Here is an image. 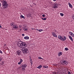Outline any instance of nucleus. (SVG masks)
Instances as JSON below:
<instances>
[{
  "mask_svg": "<svg viewBox=\"0 0 74 74\" xmlns=\"http://www.w3.org/2000/svg\"><path fill=\"white\" fill-rule=\"evenodd\" d=\"M17 45L18 47H19L21 48H22V45L24 47H27V45L25 42H23L20 40L18 41L17 43Z\"/></svg>",
  "mask_w": 74,
  "mask_h": 74,
  "instance_id": "f257e3e1",
  "label": "nucleus"
},
{
  "mask_svg": "<svg viewBox=\"0 0 74 74\" xmlns=\"http://www.w3.org/2000/svg\"><path fill=\"white\" fill-rule=\"evenodd\" d=\"M1 2L2 3V7H3V9H6L8 8V5L6 0H2L1 1Z\"/></svg>",
  "mask_w": 74,
  "mask_h": 74,
  "instance_id": "f03ea898",
  "label": "nucleus"
},
{
  "mask_svg": "<svg viewBox=\"0 0 74 74\" xmlns=\"http://www.w3.org/2000/svg\"><path fill=\"white\" fill-rule=\"evenodd\" d=\"M26 47H25L24 46L23 47L22 49V52L24 54H27L29 52V51L28 50V49L25 48Z\"/></svg>",
  "mask_w": 74,
  "mask_h": 74,
  "instance_id": "7ed1b4c3",
  "label": "nucleus"
},
{
  "mask_svg": "<svg viewBox=\"0 0 74 74\" xmlns=\"http://www.w3.org/2000/svg\"><path fill=\"white\" fill-rule=\"evenodd\" d=\"M26 67H27V65L26 64H24L21 66V67H22V70L23 71H25V69H26Z\"/></svg>",
  "mask_w": 74,
  "mask_h": 74,
  "instance_id": "20e7f679",
  "label": "nucleus"
},
{
  "mask_svg": "<svg viewBox=\"0 0 74 74\" xmlns=\"http://www.w3.org/2000/svg\"><path fill=\"white\" fill-rule=\"evenodd\" d=\"M58 39H60L61 40H62V41L64 40V38H63L62 36H58Z\"/></svg>",
  "mask_w": 74,
  "mask_h": 74,
  "instance_id": "39448f33",
  "label": "nucleus"
},
{
  "mask_svg": "<svg viewBox=\"0 0 74 74\" xmlns=\"http://www.w3.org/2000/svg\"><path fill=\"white\" fill-rule=\"evenodd\" d=\"M16 53L18 55H21V51L20 50H18L16 51Z\"/></svg>",
  "mask_w": 74,
  "mask_h": 74,
  "instance_id": "423d86ee",
  "label": "nucleus"
},
{
  "mask_svg": "<svg viewBox=\"0 0 74 74\" xmlns=\"http://www.w3.org/2000/svg\"><path fill=\"white\" fill-rule=\"evenodd\" d=\"M64 65H66L68 64V62L66 61H63L62 62Z\"/></svg>",
  "mask_w": 74,
  "mask_h": 74,
  "instance_id": "0eeeda50",
  "label": "nucleus"
},
{
  "mask_svg": "<svg viewBox=\"0 0 74 74\" xmlns=\"http://www.w3.org/2000/svg\"><path fill=\"white\" fill-rule=\"evenodd\" d=\"M20 62L18 63V64H21L22 62H23V60H22V59L20 58Z\"/></svg>",
  "mask_w": 74,
  "mask_h": 74,
  "instance_id": "6e6552de",
  "label": "nucleus"
},
{
  "mask_svg": "<svg viewBox=\"0 0 74 74\" xmlns=\"http://www.w3.org/2000/svg\"><path fill=\"white\" fill-rule=\"evenodd\" d=\"M52 35H53L54 37H58V36H57V35H56V34L53 32H52Z\"/></svg>",
  "mask_w": 74,
  "mask_h": 74,
  "instance_id": "1a4fd4ad",
  "label": "nucleus"
},
{
  "mask_svg": "<svg viewBox=\"0 0 74 74\" xmlns=\"http://www.w3.org/2000/svg\"><path fill=\"white\" fill-rule=\"evenodd\" d=\"M13 29H18V26L16 25H13Z\"/></svg>",
  "mask_w": 74,
  "mask_h": 74,
  "instance_id": "9d476101",
  "label": "nucleus"
},
{
  "mask_svg": "<svg viewBox=\"0 0 74 74\" xmlns=\"http://www.w3.org/2000/svg\"><path fill=\"white\" fill-rule=\"evenodd\" d=\"M69 37L70 40H71L72 41H73V38H72L71 36H69Z\"/></svg>",
  "mask_w": 74,
  "mask_h": 74,
  "instance_id": "9b49d317",
  "label": "nucleus"
},
{
  "mask_svg": "<svg viewBox=\"0 0 74 74\" xmlns=\"http://www.w3.org/2000/svg\"><path fill=\"white\" fill-rule=\"evenodd\" d=\"M42 67V65H40L38 67H37V68L38 69H41V67Z\"/></svg>",
  "mask_w": 74,
  "mask_h": 74,
  "instance_id": "f8f14e48",
  "label": "nucleus"
},
{
  "mask_svg": "<svg viewBox=\"0 0 74 74\" xmlns=\"http://www.w3.org/2000/svg\"><path fill=\"white\" fill-rule=\"evenodd\" d=\"M68 5H69V7L70 8H72V7H73V6L72 5H71V4H70L69 2L68 3Z\"/></svg>",
  "mask_w": 74,
  "mask_h": 74,
  "instance_id": "ddd939ff",
  "label": "nucleus"
},
{
  "mask_svg": "<svg viewBox=\"0 0 74 74\" xmlns=\"http://www.w3.org/2000/svg\"><path fill=\"white\" fill-rule=\"evenodd\" d=\"M24 39H25V40H28L29 38V37L28 36H25L24 37Z\"/></svg>",
  "mask_w": 74,
  "mask_h": 74,
  "instance_id": "4468645a",
  "label": "nucleus"
},
{
  "mask_svg": "<svg viewBox=\"0 0 74 74\" xmlns=\"http://www.w3.org/2000/svg\"><path fill=\"white\" fill-rule=\"evenodd\" d=\"M14 23H11L10 24V26H13V25L14 26Z\"/></svg>",
  "mask_w": 74,
  "mask_h": 74,
  "instance_id": "2eb2a0df",
  "label": "nucleus"
},
{
  "mask_svg": "<svg viewBox=\"0 0 74 74\" xmlns=\"http://www.w3.org/2000/svg\"><path fill=\"white\" fill-rule=\"evenodd\" d=\"M62 55V52H60L58 53V56H60L61 55Z\"/></svg>",
  "mask_w": 74,
  "mask_h": 74,
  "instance_id": "dca6fc26",
  "label": "nucleus"
},
{
  "mask_svg": "<svg viewBox=\"0 0 74 74\" xmlns=\"http://www.w3.org/2000/svg\"><path fill=\"white\" fill-rule=\"evenodd\" d=\"M43 68H45V69H47L48 68V66H43Z\"/></svg>",
  "mask_w": 74,
  "mask_h": 74,
  "instance_id": "f3484780",
  "label": "nucleus"
},
{
  "mask_svg": "<svg viewBox=\"0 0 74 74\" xmlns=\"http://www.w3.org/2000/svg\"><path fill=\"white\" fill-rule=\"evenodd\" d=\"M0 64H1V65H3V66H4V62H2L1 63H0Z\"/></svg>",
  "mask_w": 74,
  "mask_h": 74,
  "instance_id": "a211bd4d",
  "label": "nucleus"
},
{
  "mask_svg": "<svg viewBox=\"0 0 74 74\" xmlns=\"http://www.w3.org/2000/svg\"><path fill=\"white\" fill-rule=\"evenodd\" d=\"M27 16L28 17V18H29V17H31V14H27Z\"/></svg>",
  "mask_w": 74,
  "mask_h": 74,
  "instance_id": "6ab92c4d",
  "label": "nucleus"
},
{
  "mask_svg": "<svg viewBox=\"0 0 74 74\" xmlns=\"http://www.w3.org/2000/svg\"><path fill=\"white\" fill-rule=\"evenodd\" d=\"M20 17L21 18H25V17H24V16H23L22 15H21Z\"/></svg>",
  "mask_w": 74,
  "mask_h": 74,
  "instance_id": "aec40b11",
  "label": "nucleus"
},
{
  "mask_svg": "<svg viewBox=\"0 0 74 74\" xmlns=\"http://www.w3.org/2000/svg\"><path fill=\"white\" fill-rule=\"evenodd\" d=\"M30 62L31 63V65L32 66L33 64V62L32 61V59H31V61H30Z\"/></svg>",
  "mask_w": 74,
  "mask_h": 74,
  "instance_id": "412c9836",
  "label": "nucleus"
},
{
  "mask_svg": "<svg viewBox=\"0 0 74 74\" xmlns=\"http://www.w3.org/2000/svg\"><path fill=\"white\" fill-rule=\"evenodd\" d=\"M42 19L43 21H45L46 20H47V18H42Z\"/></svg>",
  "mask_w": 74,
  "mask_h": 74,
  "instance_id": "4be33fe9",
  "label": "nucleus"
},
{
  "mask_svg": "<svg viewBox=\"0 0 74 74\" xmlns=\"http://www.w3.org/2000/svg\"><path fill=\"white\" fill-rule=\"evenodd\" d=\"M19 28H20V29H21L22 28V25H19Z\"/></svg>",
  "mask_w": 74,
  "mask_h": 74,
  "instance_id": "5701e85b",
  "label": "nucleus"
},
{
  "mask_svg": "<svg viewBox=\"0 0 74 74\" xmlns=\"http://www.w3.org/2000/svg\"><path fill=\"white\" fill-rule=\"evenodd\" d=\"M38 58L39 59H42V60H44V59L41 58V57H38Z\"/></svg>",
  "mask_w": 74,
  "mask_h": 74,
  "instance_id": "b1692460",
  "label": "nucleus"
},
{
  "mask_svg": "<svg viewBox=\"0 0 74 74\" xmlns=\"http://www.w3.org/2000/svg\"><path fill=\"white\" fill-rule=\"evenodd\" d=\"M69 50V49L68 48L66 47L65 48V51H68Z\"/></svg>",
  "mask_w": 74,
  "mask_h": 74,
  "instance_id": "393cba45",
  "label": "nucleus"
},
{
  "mask_svg": "<svg viewBox=\"0 0 74 74\" xmlns=\"http://www.w3.org/2000/svg\"><path fill=\"white\" fill-rule=\"evenodd\" d=\"M38 31L39 32H42V31H43V30L42 29H39Z\"/></svg>",
  "mask_w": 74,
  "mask_h": 74,
  "instance_id": "a878e982",
  "label": "nucleus"
},
{
  "mask_svg": "<svg viewBox=\"0 0 74 74\" xmlns=\"http://www.w3.org/2000/svg\"><path fill=\"white\" fill-rule=\"evenodd\" d=\"M73 33L71 32H69V34H70V35H71V36L72 35V34H73Z\"/></svg>",
  "mask_w": 74,
  "mask_h": 74,
  "instance_id": "bb28decb",
  "label": "nucleus"
},
{
  "mask_svg": "<svg viewBox=\"0 0 74 74\" xmlns=\"http://www.w3.org/2000/svg\"><path fill=\"white\" fill-rule=\"evenodd\" d=\"M60 15L61 16H63L64 15V14L62 13H60Z\"/></svg>",
  "mask_w": 74,
  "mask_h": 74,
  "instance_id": "cd10ccee",
  "label": "nucleus"
},
{
  "mask_svg": "<svg viewBox=\"0 0 74 74\" xmlns=\"http://www.w3.org/2000/svg\"><path fill=\"white\" fill-rule=\"evenodd\" d=\"M66 38V36H64V40H62V41H64L65 40H66V38Z\"/></svg>",
  "mask_w": 74,
  "mask_h": 74,
  "instance_id": "c85d7f7f",
  "label": "nucleus"
},
{
  "mask_svg": "<svg viewBox=\"0 0 74 74\" xmlns=\"http://www.w3.org/2000/svg\"><path fill=\"white\" fill-rule=\"evenodd\" d=\"M58 7V5H55L54 6V8H57Z\"/></svg>",
  "mask_w": 74,
  "mask_h": 74,
  "instance_id": "c756f323",
  "label": "nucleus"
},
{
  "mask_svg": "<svg viewBox=\"0 0 74 74\" xmlns=\"http://www.w3.org/2000/svg\"><path fill=\"white\" fill-rule=\"evenodd\" d=\"M21 67H21V66L19 67H18V70H20V69H21Z\"/></svg>",
  "mask_w": 74,
  "mask_h": 74,
  "instance_id": "7c9ffc66",
  "label": "nucleus"
},
{
  "mask_svg": "<svg viewBox=\"0 0 74 74\" xmlns=\"http://www.w3.org/2000/svg\"><path fill=\"white\" fill-rule=\"evenodd\" d=\"M2 60V58H1L0 57V62H1Z\"/></svg>",
  "mask_w": 74,
  "mask_h": 74,
  "instance_id": "2f4dec72",
  "label": "nucleus"
},
{
  "mask_svg": "<svg viewBox=\"0 0 74 74\" xmlns=\"http://www.w3.org/2000/svg\"><path fill=\"white\" fill-rule=\"evenodd\" d=\"M72 37H74V34L73 33L72 34V35H71Z\"/></svg>",
  "mask_w": 74,
  "mask_h": 74,
  "instance_id": "473e14b6",
  "label": "nucleus"
},
{
  "mask_svg": "<svg viewBox=\"0 0 74 74\" xmlns=\"http://www.w3.org/2000/svg\"><path fill=\"white\" fill-rule=\"evenodd\" d=\"M72 18L74 20V15H73L72 16Z\"/></svg>",
  "mask_w": 74,
  "mask_h": 74,
  "instance_id": "72a5a7b5",
  "label": "nucleus"
},
{
  "mask_svg": "<svg viewBox=\"0 0 74 74\" xmlns=\"http://www.w3.org/2000/svg\"><path fill=\"white\" fill-rule=\"evenodd\" d=\"M42 17H45V14H43L42 15Z\"/></svg>",
  "mask_w": 74,
  "mask_h": 74,
  "instance_id": "f704fd0d",
  "label": "nucleus"
},
{
  "mask_svg": "<svg viewBox=\"0 0 74 74\" xmlns=\"http://www.w3.org/2000/svg\"><path fill=\"white\" fill-rule=\"evenodd\" d=\"M0 53H3L2 51H1V50H0Z\"/></svg>",
  "mask_w": 74,
  "mask_h": 74,
  "instance_id": "c9c22d12",
  "label": "nucleus"
},
{
  "mask_svg": "<svg viewBox=\"0 0 74 74\" xmlns=\"http://www.w3.org/2000/svg\"><path fill=\"white\" fill-rule=\"evenodd\" d=\"M54 66H58V64H54Z\"/></svg>",
  "mask_w": 74,
  "mask_h": 74,
  "instance_id": "e433bc0d",
  "label": "nucleus"
},
{
  "mask_svg": "<svg viewBox=\"0 0 74 74\" xmlns=\"http://www.w3.org/2000/svg\"><path fill=\"white\" fill-rule=\"evenodd\" d=\"M68 74H71V73L70 72H69Z\"/></svg>",
  "mask_w": 74,
  "mask_h": 74,
  "instance_id": "4c0bfd02",
  "label": "nucleus"
},
{
  "mask_svg": "<svg viewBox=\"0 0 74 74\" xmlns=\"http://www.w3.org/2000/svg\"><path fill=\"white\" fill-rule=\"evenodd\" d=\"M22 36H25V34H22Z\"/></svg>",
  "mask_w": 74,
  "mask_h": 74,
  "instance_id": "58836bf2",
  "label": "nucleus"
},
{
  "mask_svg": "<svg viewBox=\"0 0 74 74\" xmlns=\"http://www.w3.org/2000/svg\"><path fill=\"white\" fill-rule=\"evenodd\" d=\"M24 31H25V30H27V29H23Z\"/></svg>",
  "mask_w": 74,
  "mask_h": 74,
  "instance_id": "ea45409f",
  "label": "nucleus"
},
{
  "mask_svg": "<svg viewBox=\"0 0 74 74\" xmlns=\"http://www.w3.org/2000/svg\"><path fill=\"white\" fill-rule=\"evenodd\" d=\"M1 3L0 2V7H1Z\"/></svg>",
  "mask_w": 74,
  "mask_h": 74,
  "instance_id": "a19ab883",
  "label": "nucleus"
},
{
  "mask_svg": "<svg viewBox=\"0 0 74 74\" xmlns=\"http://www.w3.org/2000/svg\"><path fill=\"white\" fill-rule=\"evenodd\" d=\"M0 28H1V27H1V25H0Z\"/></svg>",
  "mask_w": 74,
  "mask_h": 74,
  "instance_id": "79ce46f5",
  "label": "nucleus"
},
{
  "mask_svg": "<svg viewBox=\"0 0 74 74\" xmlns=\"http://www.w3.org/2000/svg\"><path fill=\"white\" fill-rule=\"evenodd\" d=\"M6 44H5L4 45V46H6Z\"/></svg>",
  "mask_w": 74,
  "mask_h": 74,
  "instance_id": "37998d69",
  "label": "nucleus"
},
{
  "mask_svg": "<svg viewBox=\"0 0 74 74\" xmlns=\"http://www.w3.org/2000/svg\"><path fill=\"white\" fill-rule=\"evenodd\" d=\"M56 1V0H53V1Z\"/></svg>",
  "mask_w": 74,
  "mask_h": 74,
  "instance_id": "c03bdc74",
  "label": "nucleus"
},
{
  "mask_svg": "<svg viewBox=\"0 0 74 74\" xmlns=\"http://www.w3.org/2000/svg\"><path fill=\"white\" fill-rule=\"evenodd\" d=\"M39 30H38V29H36V30H37V31H38Z\"/></svg>",
  "mask_w": 74,
  "mask_h": 74,
  "instance_id": "a18cd8bd",
  "label": "nucleus"
},
{
  "mask_svg": "<svg viewBox=\"0 0 74 74\" xmlns=\"http://www.w3.org/2000/svg\"><path fill=\"white\" fill-rule=\"evenodd\" d=\"M20 30L21 31V30H22V28H21V29H20Z\"/></svg>",
  "mask_w": 74,
  "mask_h": 74,
  "instance_id": "49530a36",
  "label": "nucleus"
},
{
  "mask_svg": "<svg viewBox=\"0 0 74 74\" xmlns=\"http://www.w3.org/2000/svg\"><path fill=\"white\" fill-rule=\"evenodd\" d=\"M31 59H32V58H30V61H31Z\"/></svg>",
  "mask_w": 74,
  "mask_h": 74,
  "instance_id": "de8ad7c7",
  "label": "nucleus"
},
{
  "mask_svg": "<svg viewBox=\"0 0 74 74\" xmlns=\"http://www.w3.org/2000/svg\"><path fill=\"white\" fill-rule=\"evenodd\" d=\"M53 74H56V73L55 72Z\"/></svg>",
  "mask_w": 74,
  "mask_h": 74,
  "instance_id": "09e8293b",
  "label": "nucleus"
},
{
  "mask_svg": "<svg viewBox=\"0 0 74 74\" xmlns=\"http://www.w3.org/2000/svg\"><path fill=\"white\" fill-rule=\"evenodd\" d=\"M32 30H33V28H32Z\"/></svg>",
  "mask_w": 74,
  "mask_h": 74,
  "instance_id": "8fccbe9b",
  "label": "nucleus"
}]
</instances>
